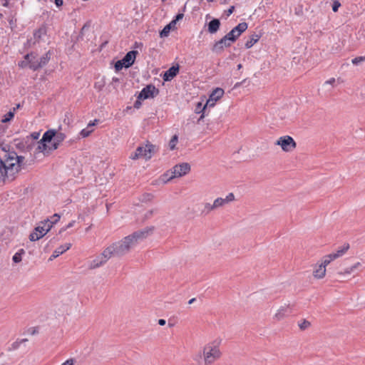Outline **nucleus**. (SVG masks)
I'll return each instance as SVG.
<instances>
[{"instance_id": "f257e3e1", "label": "nucleus", "mask_w": 365, "mask_h": 365, "mask_svg": "<svg viewBox=\"0 0 365 365\" xmlns=\"http://www.w3.org/2000/svg\"><path fill=\"white\" fill-rule=\"evenodd\" d=\"M153 230L154 227H145L124 237L120 241L113 243L106 248L107 256L111 258L113 257H122L125 255L139 242L143 241L150 236Z\"/></svg>"}, {"instance_id": "f03ea898", "label": "nucleus", "mask_w": 365, "mask_h": 365, "mask_svg": "<svg viewBox=\"0 0 365 365\" xmlns=\"http://www.w3.org/2000/svg\"><path fill=\"white\" fill-rule=\"evenodd\" d=\"M24 160V157L16 152L3 150L0 153V182L13 181L21 170Z\"/></svg>"}, {"instance_id": "7ed1b4c3", "label": "nucleus", "mask_w": 365, "mask_h": 365, "mask_svg": "<svg viewBox=\"0 0 365 365\" xmlns=\"http://www.w3.org/2000/svg\"><path fill=\"white\" fill-rule=\"evenodd\" d=\"M221 356L220 342L214 341L207 344L202 351L205 365H211Z\"/></svg>"}, {"instance_id": "20e7f679", "label": "nucleus", "mask_w": 365, "mask_h": 365, "mask_svg": "<svg viewBox=\"0 0 365 365\" xmlns=\"http://www.w3.org/2000/svg\"><path fill=\"white\" fill-rule=\"evenodd\" d=\"M155 146L148 141L146 144L139 145L135 151L130 154V158L134 160L140 158L150 160L155 152Z\"/></svg>"}, {"instance_id": "39448f33", "label": "nucleus", "mask_w": 365, "mask_h": 365, "mask_svg": "<svg viewBox=\"0 0 365 365\" xmlns=\"http://www.w3.org/2000/svg\"><path fill=\"white\" fill-rule=\"evenodd\" d=\"M51 229V225L49 224L48 221L42 222L41 225L37 226L34 231L30 234L29 240L33 242L36 241L43 237Z\"/></svg>"}, {"instance_id": "423d86ee", "label": "nucleus", "mask_w": 365, "mask_h": 365, "mask_svg": "<svg viewBox=\"0 0 365 365\" xmlns=\"http://www.w3.org/2000/svg\"><path fill=\"white\" fill-rule=\"evenodd\" d=\"M275 144L281 146L282 149L285 152L292 151L297 145L294 139L289 135L280 137Z\"/></svg>"}, {"instance_id": "0eeeda50", "label": "nucleus", "mask_w": 365, "mask_h": 365, "mask_svg": "<svg viewBox=\"0 0 365 365\" xmlns=\"http://www.w3.org/2000/svg\"><path fill=\"white\" fill-rule=\"evenodd\" d=\"M159 93L158 89H157L153 85H148L140 91L138 98L140 100H145L149 98H153L157 96Z\"/></svg>"}, {"instance_id": "6e6552de", "label": "nucleus", "mask_w": 365, "mask_h": 365, "mask_svg": "<svg viewBox=\"0 0 365 365\" xmlns=\"http://www.w3.org/2000/svg\"><path fill=\"white\" fill-rule=\"evenodd\" d=\"M110 258L109 256H107L106 252V249L103 251V252L97 256L95 259L89 262L88 267L91 269H96L103 265Z\"/></svg>"}, {"instance_id": "1a4fd4ad", "label": "nucleus", "mask_w": 365, "mask_h": 365, "mask_svg": "<svg viewBox=\"0 0 365 365\" xmlns=\"http://www.w3.org/2000/svg\"><path fill=\"white\" fill-rule=\"evenodd\" d=\"M248 26L247 24L245 22L240 23L237 26L234 27L228 34H227L230 39L231 41H235L237 38L247 30Z\"/></svg>"}, {"instance_id": "9d476101", "label": "nucleus", "mask_w": 365, "mask_h": 365, "mask_svg": "<svg viewBox=\"0 0 365 365\" xmlns=\"http://www.w3.org/2000/svg\"><path fill=\"white\" fill-rule=\"evenodd\" d=\"M224 95V90L220 88H215L210 95L208 100L206 102V104L203 107V110L205 109L207 106L213 107L215 105V103Z\"/></svg>"}, {"instance_id": "9b49d317", "label": "nucleus", "mask_w": 365, "mask_h": 365, "mask_svg": "<svg viewBox=\"0 0 365 365\" xmlns=\"http://www.w3.org/2000/svg\"><path fill=\"white\" fill-rule=\"evenodd\" d=\"M190 170V165L187 163L176 165L172 170V177H181L186 175Z\"/></svg>"}, {"instance_id": "f8f14e48", "label": "nucleus", "mask_w": 365, "mask_h": 365, "mask_svg": "<svg viewBox=\"0 0 365 365\" xmlns=\"http://www.w3.org/2000/svg\"><path fill=\"white\" fill-rule=\"evenodd\" d=\"M46 34V28L45 26H41L39 29L34 32V38L28 41L29 44H35L38 43L43 36Z\"/></svg>"}, {"instance_id": "ddd939ff", "label": "nucleus", "mask_w": 365, "mask_h": 365, "mask_svg": "<svg viewBox=\"0 0 365 365\" xmlns=\"http://www.w3.org/2000/svg\"><path fill=\"white\" fill-rule=\"evenodd\" d=\"M235 200V195L232 192L229 193L225 198L217 197L214 200V207L216 209L225 206L226 204Z\"/></svg>"}, {"instance_id": "4468645a", "label": "nucleus", "mask_w": 365, "mask_h": 365, "mask_svg": "<svg viewBox=\"0 0 365 365\" xmlns=\"http://www.w3.org/2000/svg\"><path fill=\"white\" fill-rule=\"evenodd\" d=\"M179 71V66H173L170 67L168 71H166L163 76V78L165 81H171L175 76H177L178 73Z\"/></svg>"}, {"instance_id": "2eb2a0df", "label": "nucleus", "mask_w": 365, "mask_h": 365, "mask_svg": "<svg viewBox=\"0 0 365 365\" xmlns=\"http://www.w3.org/2000/svg\"><path fill=\"white\" fill-rule=\"evenodd\" d=\"M137 53L138 51H130L123 58V63L125 64V68H129L134 63Z\"/></svg>"}, {"instance_id": "dca6fc26", "label": "nucleus", "mask_w": 365, "mask_h": 365, "mask_svg": "<svg viewBox=\"0 0 365 365\" xmlns=\"http://www.w3.org/2000/svg\"><path fill=\"white\" fill-rule=\"evenodd\" d=\"M71 247V244L68 243L65 244L63 245L60 246L59 247L56 248L51 256L50 257L49 259L53 260V259L58 257L59 255L64 253L66 251L68 250Z\"/></svg>"}, {"instance_id": "f3484780", "label": "nucleus", "mask_w": 365, "mask_h": 365, "mask_svg": "<svg viewBox=\"0 0 365 365\" xmlns=\"http://www.w3.org/2000/svg\"><path fill=\"white\" fill-rule=\"evenodd\" d=\"M290 312L289 306H282L277 310V313L274 316V319L277 321H280Z\"/></svg>"}, {"instance_id": "a211bd4d", "label": "nucleus", "mask_w": 365, "mask_h": 365, "mask_svg": "<svg viewBox=\"0 0 365 365\" xmlns=\"http://www.w3.org/2000/svg\"><path fill=\"white\" fill-rule=\"evenodd\" d=\"M50 58H51V55H50V52L48 51L38 59V61H39L38 64L33 65V70L36 71V70L39 69L40 68L43 67L44 66H46L48 63Z\"/></svg>"}, {"instance_id": "6ab92c4d", "label": "nucleus", "mask_w": 365, "mask_h": 365, "mask_svg": "<svg viewBox=\"0 0 365 365\" xmlns=\"http://www.w3.org/2000/svg\"><path fill=\"white\" fill-rule=\"evenodd\" d=\"M220 21L217 19H214L208 24L207 31L210 34H215L220 29Z\"/></svg>"}, {"instance_id": "aec40b11", "label": "nucleus", "mask_w": 365, "mask_h": 365, "mask_svg": "<svg viewBox=\"0 0 365 365\" xmlns=\"http://www.w3.org/2000/svg\"><path fill=\"white\" fill-rule=\"evenodd\" d=\"M56 135L55 130H48L44 133L41 138L43 142L50 143L53 140L54 136Z\"/></svg>"}, {"instance_id": "412c9836", "label": "nucleus", "mask_w": 365, "mask_h": 365, "mask_svg": "<svg viewBox=\"0 0 365 365\" xmlns=\"http://www.w3.org/2000/svg\"><path fill=\"white\" fill-rule=\"evenodd\" d=\"M326 274V268L320 264L314 269L313 275L317 279H322Z\"/></svg>"}, {"instance_id": "4be33fe9", "label": "nucleus", "mask_w": 365, "mask_h": 365, "mask_svg": "<svg viewBox=\"0 0 365 365\" xmlns=\"http://www.w3.org/2000/svg\"><path fill=\"white\" fill-rule=\"evenodd\" d=\"M97 122H98V120H95L93 122H91V123H88L87 128L83 129L81 131V133H80L81 136L82 138L88 137L92 133V131H93V130L89 129L90 127L95 125Z\"/></svg>"}, {"instance_id": "5701e85b", "label": "nucleus", "mask_w": 365, "mask_h": 365, "mask_svg": "<svg viewBox=\"0 0 365 365\" xmlns=\"http://www.w3.org/2000/svg\"><path fill=\"white\" fill-rule=\"evenodd\" d=\"M259 39V36L257 34H253L250 36V38L246 41L245 46L246 48H250L254 46Z\"/></svg>"}, {"instance_id": "b1692460", "label": "nucleus", "mask_w": 365, "mask_h": 365, "mask_svg": "<svg viewBox=\"0 0 365 365\" xmlns=\"http://www.w3.org/2000/svg\"><path fill=\"white\" fill-rule=\"evenodd\" d=\"M46 143H47L43 142L42 140L41 139L38 142V146H37L36 150L38 152L43 153L44 154H48L49 153V150H48V147Z\"/></svg>"}, {"instance_id": "393cba45", "label": "nucleus", "mask_w": 365, "mask_h": 365, "mask_svg": "<svg viewBox=\"0 0 365 365\" xmlns=\"http://www.w3.org/2000/svg\"><path fill=\"white\" fill-rule=\"evenodd\" d=\"M25 59L28 61L29 67L33 70V65L38 64V59H36V56L33 53L27 54L25 56Z\"/></svg>"}, {"instance_id": "a878e982", "label": "nucleus", "mask_w": 365, "mask_h": 365, "mask_svg": "<svg viewBox=\"0 0 365 365\" xmlns=\"http://www.w3.org/2000/svg\"><path fill=\"white\" fill-rule=\"evenodd\" d=\"M359 267H361V263L360 262H356V264H354L353 266L350 267H348V268H346L344 269V271L342 272H339V274H349L352 272H354L356 269H357Z\"/></svg>"}, {"instance_id": "bb28decb", "label": "nucleus", "mask_w": 365, "mask_h": 365, "mask_svg": "<svg viewBox=\"0 0 365 365\" xmlns=\"http://www.w3.org/2000/svg\"><path fill=\"white\" fill-rule=\"evenodd\" d=\"M15 111H16V108H13L12 110H10L6 114H5L1 122L4 123H6L11 121L14 116Z\"/></svg>"}, {"instance_id": "cd10ccee", "label": "nucleus", "mask_w": 365, "mask_h": 365, "mask_svg": "<svg viewBox=\"0 0 365 365\" xmlns=\"http://www.w3.org/2000/svg\"><path fill=\"white\" fill-rule=\"evenodd\" d=\"M334 259H335V256H334L333 254L327 255L324 257L320 265L324 266V267L326 268V267Z\"/></svg>"}, {"instance_id": "c85d7f7f", "label": "nucleus", "mask_w": 365, "mask_h": 365, "mask_svg": "<svg viewBox=\"0 0 365 365\" xmlns=\"http://www.w3.org/2000/svg\"><path fill=\"white\" fill-rule=\"evenodd\" d=\"M65 133L59 131H56V135L54 136L53 140L58 143L59 145L66 139Z\"/></svg>"}, {"instance_id": "c756f323", "label": "nucleus", "mask_w": 365, "mask_h": 365, "mask_svg": "<svg viewBox=\"0 0 365 365\" xmlns=\"http://www.w3.org/2000/svg\"><path fill=\"white\" fill-rule=\"evenodd\" d=\"M349 248V245H344L342 248L339 250L336 253H333V255L335 256V259L342 256Z\"/></svg>"}, {"instance_id": "7c9ffc66", "label": "nucleus", "mask_w": 365, "mask_h": 365, "mask_svg": "<svg viewBox=\"0 0 365 365\" xmlns=\"http://www.w3.org/2000/svg\"><path fill=\"white\" fill-rule=\"evenodd\" d=\"M224 48L225 47L222 44V43L218 41L215 42L212 50L213 52L219 53H221L224 50Z\"/></svg>"}, {"instance_id": "2f4dec72", "label": "nucleus", "mask_w": 365, "mask_h": 365, "mask_svg": "<svg viewBox=\"0 0 365 365\" xmlns=\"http://www.w3.org/2000/svg\"><path fill=\"white\" fill-rule=\"evenodd\" d=\"M219 41L222 43L224 47H229L231 46L232 43L234 41H231L230 36L226 34L224 37H222Z\"/></svg>"}, {"instance_id": "473e14b6", "label": "nucleus", "mask_w": 365, "mask_h": 365, "mask_svg": "<svg viewBox=\"0 0 365 365\" xmlns=\"http://www.w3.org/2000/svg\"><path fill=\"white\" fill-rule=\"evenodd\" d=\"M175 178V177H172V170H171V171H168L167 173L163 174L161 176L160 180L164 183H166V182H168V181H170V180H172V179H173Z\"/></svg>"}, {"instance_id": "72a5a7b5", "label": "nucleus", "mask_w": 365, "mask_h": 365, "mask_svg": "<svg viewBox=\"0 0 365 365\" xmlns=\"http://www.w3.org/2000/svg\"><path fill=\"white\" fill-rule=\"evenodd\" d=\"M24 254V250L23 249L20 250L18 252H16L14 256H13V261L15 262V263H19L21 261L22 258H21V255Z\"/></svg>"}, {"instance_id": "f704fd0d", "label": "nucleus", "mask_w": 365, "mask_h": 365, "mask_svg": "<svg viewBox=\"0 0 365 365\" xmlns=\"http://www.w3.org/2000/svg\"><path fill=\"white\" fill-rule=\"evenodd\" d=\"M26 341H27V339H21L19 341H16L12 343L11 346L9 348V351L17 349L21 343L26 342Z\"/></svg>"}, {"instance_id": "c9c22d12", "label": "nucleus", "mask_w": 365, "mask_h": 365, "mask_svg": "<svg viewBox=\"0 0 365 365\" xmlns=\"http://www.w3.org/2000/svg\"><path fill=\"white\" fill-rule=\"evenodd\" d=\"M178 140V135H173L169 142V148L170 150H174L175 148Z\"/></svg>"}, {"instance_id": "e433bc0d", "label": "nucleus", "mask_w": 365, "mask_h": 365, "mask_svg": "<svg viewBox=\"0 0 365 365\" xmlns=\"http://www.w3.org/2000/svg\"><path fill=\"white\" fill-rule=\"evenodd\" d=\"M61 217L58 214H54L53 216L51 217V220H47L46 221L49 222V224L51 225V227L54 224L58 222L60 220Z\"/></svg>"}, {"instance_id": "4c0bfd02", "label": "nucleus", "mask_w": 365, "mask_h": 365, "mask_svg": "<svg viewBox=\"0 0 365 365\" xmlns=\"http://www.w3.org/2000/svg\"><path fill=\"white\" fill-rule=\"evenodd\" d=\"M214 210H216V207H214V203L212 205L210 203H205L203 212H205L207 214Z\"/></svg>"}, {"instance_id": "58836bf2", "label": "nucleus", "mask_w": 365, "mask_h": 365, "mask_svg": "<svg viewBox=\"0 0 365 365\" xmlns=\"http://www.w3.org/2000/svg\"><path fill=\"white\" fill-rule=\"evenodd\" d=\"M170 26H165L164 27V29L160 31V36L161 37L168 36L169 33H170Z\"/></svg>"}, {"instance_id": "ea45409f", "label": "nucleus", "mask_w": 365, "mask_h": 365, "mask_svg": "<svg viewBox=\"0 0 365 365\" xmlns=\"http://www.w3.org/2000/svg\"><path fill=\"white\" fill-rule=\"evenodd\" d=\"M363 61H365V56H359L351 60L352 63L354 65H359Z\"/></svg>"}, {"instance_id": "a19ab883", "label": "nucleus", "mask_w": 365, "mask_h": 365, "mask_svg": "<svg viewBox=\"0 0 365 365\" xmlns=\"http://www.w3.org/2000/svg\"><path fill=\"white\" fill-rule=\"evenodd\" d=\"M123 60L118 61L115 64V68L117 71L121 70L123 67L125 68V64L123 63Z\"/></svg>"}, {"instance_id": "79ce46f5", "label": "nucleus", "mask_w": 365, "mask_h": 365, "mask_svg": "<svg viewBox=\"0 0 365 365\" xmlns=\"http://www.w3.org/2000/svg\"><path fill=\"white\" fill-rule=\"evenodd\" d=\"M309 326H310V322L307 320H304L302 322L299 324V327L300 329H302V330H305Z\"/></svg>"}, {"instance_id": "37998d69", "label": "nucleus", "mask_w": 365, "mask_h": 365, "mask_svg": "<svg viewBox=\"0 0 365 365\" xmlns=\"http://www.w3.org/2000/svg\"><path fill=\"white\" fill-rule=\"evenodd\" d=\"M332 10L334 12H336L341 6V3L338 0H332Z\"/></svg>"}, {"instance_id": "c03bdc74", "label": "nucleus", "mask_w": 365, "mask_h": 365, "mask_svg": "<svg viewBox=\"0 0 365 365\" xmlns=\"http://www.w3.org/2000/svg\"><path fill=\"white\" fill-rule=\"evenodd\" d=\"M76 359L73 358H70L64 361L61 365H75Z\"/></svg>"}, {"instance_id": "a18cd8bd", "label": "nucleus", "mask_w": 365, "mask_h": 365, "mask_svg": "<svg viewBox=\"0 0 365 365\" xmlns=\"http://www.w3.org/2000/svg\"><path fill=\"white\" fill-rule=\"evenodd\" d=\"M59 145H59L58 143H56L55 140H53V143H52L51 147H49V148H48V150H49V152H50L51 150H56V149L58 148V146H59Z\"/></svg>"}, {"instance_id": "49530a36", "label": "nucleus", "mask_w": 365, "mask_h": 365, "mask_svg": "<svg viewBox=\"0 0 365 365\" xmlns=\"http://www.w3.org/2000/svg\"><path fill=\"white\" fill-rule=\"evenodd\" d=\"M75 222H75L74 220H73V221H71V222H69V223H68V224L65 227L62 228V229L60 230L59 233H61L63 231H65L66 229H68V228H70V227H73V225L75 224Z\"/></svg>"}, {"instance_id": "de8ad7c7", "label": "nucleus", "mask_w": 365, "mask_h": 365, "mask_svg": "<svg viewBox=\"0 0 365 365\" xmlns=\"http://www.w3.org/2000/svg\"><path fill=\"white\" fill-rule=\"evenodd\" d=\"M39 135H40V133H38V132H34L31 134V137L34 139V140H37L39 138Z\"/></svg>"}, {"instance_id": "09e8293b", "label": "nucleus", "mask_w": 365, "mask_h": 365, "mask_svg": "<svg viewBox=\"0 0 365 365\" xmlns=\"http://www.w3.org/2000/svg\"><path fill=\"white\" fill-rule=\"evenodd\" d=\"M335 83V78H330L329 80L327 81L324 84H330V85H333L334 83Z\"/></svg>"}, {"instance_id": "8fccbe9b", "label": "nucleus", "mask_w": 365, "mask_h": 365, "mask_svg": "<svg viewBox=\"0 0 365 365\" xmlns=\"http://www.w3.org/2000/svg\"><path fill=\"white\" fill-rule=\"evenodd\" d=\"M184 15L183 14H178L176 16H175V19L176 20V22L180 19H182L183 18Z\"/></svg>"}, {"instance_id": "3c124183", "label": "nucleus", "mask_w": 365, "mask_h": 365, "mask_svg": "<svg viewBox=\"0 0 365 365\" xmlns=\"http://www.w3.org/2000/svg\"><path fill=\"white\" fill-rule=\"evenodd\" d=\"M56 5L59 7L63 5V0H55Z\"/></svg>"}, {"instance_id": "603ef678", "label": "nucleus", "mask_w": 365, "mask_h": 365, "mask_svg": "<svg viewBox=\"0 0 365 365\" xmlns=\"http://www.w3.org/2000/svg\"><path fill=\"white\" fill-rule=\"evenodd\" d=\"M158 324L160 326H164L166 324V321L163 319H160L158 320Z\"/></svg>"}, {"instance_id": "864d4df0", "label": "nucleus", "mask_w": 365, "mask_h": 365, "mask_svg": "<svg viewBox=\"0 0 365 365\" xmlns=\"http://www.w3.org/2000/svg\"><path fill=\"white\" fill-rule=\"evenodd\" d=\"M176 24V20H173L167 26H170V29H171L172 26H174Z\"/></svg>"}, {"instance_id": "5fc2aeb1", "label": "nucleus", "mask_w": 365, "mask_h": 365, "mask_svg": "<svg viewBox=\"0 0 365 365\" xmlns=\"http://www.w3.org/2000/svg\"><path fill=\"white\" fill-rule=\"evenodd\" d=\"M176 24V20H173L167 26H170V29H171L172 26H174Z\"/></svg>"}, {"instance_id": "6e6d98bb", "label": "nucleus", "mask_w": 365, "mask_h": 365, "mask_svg": "<svg viewBox=\"0 0 365 365\" xmlns=\"http://www.w3.org/2000/svg\"><path fill=\"white\" fill-rule=\"evenodd\" d=\"M234 9H235V7H234V6H231V7L227 10V15H230L231 14H232L233 11H234Z\"/></svg>"}, {"instance_id": "4d7b16f0", "label": "nucleus", "mask_w": 365, "mask_h": 365, "mask_svg": "<svg viewBox=\"0 0 365 365\" xmlns=\"http://www.w3.org/2000/svg\"><path fill=\"white\" fill-rule=\"evenodd\" d=\"M195 301V298H192L191 299H190V300H189L188 304H192Z\"/></svg>"}, {"instance_id": "13d9d810", "label": "nucleus", "mask_w": 365, "mask_h": 365, "mask_svg": "<svg viewBox=\"0 0 365 365\" xmlns=\"http://www.w3.org/2000/svg\"><path fill=\"white\" fill-rule=\"evenodd\" d=\"M113 81H114L115 83H117L118 81V78H113Z\"/></svg>"}, {"instance_id": "bf43d9fd", "label": "nucleus", "mask_w": 365, "mask_h": 365, "mask_svg": "<svg viewBox=\"0 0 365 365\" xmlns=\"http://www.w3.org/2000/svg\"><path fill=\"white\" fill-rule=\"evenodd\" d=\"M138 106H139V103H138V101H137L135 103V108H138Z\"/></svg>"}, {"instance_id": "052dcab7", "label": "nucleus", "mask_w": 365, "mask_h": 365, "mask_svg": "<svg viewBox=\"0 0 365 365\" xmlns=\"http://www.w3.org/2000/svg\"><path fill=\"white\" fill-rule=\"evenodd\" d=\"M20 107H21V105L20 104H17L16 106L14 108H16V109L20 108Z\"/></svg>"}, {"instance_id": "680f3d73", "label": "nucleus", "mask_w": 365, "mask_h": 365, "mask_svg": "<svg viewBox=\"0 0 365 365\" xmlns=\"http://www.w3.org/2000/svg\"><path fill=\"white\" fill-rule=\"evenodd\" d=\"M242 68V64H238L237 65V69H240Z\"/></svg>"}, {"instance_id": "e2e57ef3", "label": "nucleus", "mask_w": 365, "mask_h": 365, "mask_svg": "<svg viewBox=\"0 0 365 365\" xmlns=\"http://www.w3.org/2000/svg\"><path fill=\"white\" fill-rule=\"evenodd\" d=\"M240 84H242V83H236L235 87L239 86Z\"/></svg>"}, {"instance_id": "0e129e2a", "label": "nucleus", "mask_w": 365, "mask_h": 365, "mask_svg": "<svg viewBox=\"0 0 365 365\" xmlns=\"http://www.w3.org/2000/svg\"><path fill=\"white\" fill-rule=\"evenodd\" d=\"M24 61H22V62L21 63V64H19V66H23V65H24Z\"/></svg>"}, {"instance_id": "69168bd1", "label": "nucleus", "mask_w": 365, "mask_h": 365, "mask_svg": "<svg viewBox=\"0 0 365 365\" xmlns=\"http://www.w3.org/2000/svg\"><path fill=\"white\" fill-rule=\"evenodd\" d=\"M215 0H207V1L209 2H212V1H214Z\"/></svg>"}]
</instances>
